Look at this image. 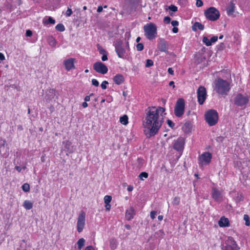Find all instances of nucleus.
<instances>
[{
    "instance_id": "nucleus-1",
    "label": "nucleus",
    "mask_w": 250,
    "mask_h": 250,
    "mask_svg": "<svg viewBox=\"0 0 250 250\" xmlns=\"http://www.w3.org/2000/svg\"><path fill=\"white\" fill-rule=\"evenodd\" d=\"M144 123V132L147 138L155 135L164 122L165 109L162 107H149Z\"/></svg>"
},
{
    "instance_id": "nucleus-2",
    "label": "nucleus",
    "mask_w": 250,
    "mask_h": 250,
    "mask_svg": "<svg viewBox=\"0 0 250 250\" xmlns=\"http://www.w3.org/2000/svg\"><path fill=\"white\" fill-rule=\"evenodd\" d=\"M215 90L219 94L226 95L230 89L228 82L222 79H218L215 83Z\"/></svg>"
},
{
    "instance_id": "nucleus-3",
    "label": "nucleus",
    "mask_w": 250,
    "mask_h": 250,
    "mask_svg": "<svg viewBox=\"0 0 250 250\" xmlns=\"http://www.w3.org/2000/svg\"><path fill=\"white\" fill-rule=\"evenodd\" d=\"M115 51L119 57L125 58L127 56V50L129 49V43L126 42L125 45L120 41H117L115 43Z\"/></svg>"
},
{
    "instance_id": "nucleus-4",
    "label": "nucleus",
    "mask_w": 250,
    "mask_h": 250,
    "mask_svg": "<svg viewBox=\"0 0 250 250\" xmlns=\"http://www.w3.org/2000/svg\"><path fill=\"white\" fill-rule=\"evenodd\" d=\"M144 30L145 34L148 40H152L156 37L157 27L155 24L153 23L146 24L144 26Z\"/></svg>"
},
{
    "instance_id": "nucleus-5",
    "label": "nucleus",
    "mask_w": 250,
    "mask_h": 250,
    "mask_svg": "<svg viewBox=\"0 0 250 250\" xmlns=\"http://www.w3.org/2000/svg\"><path fill=\"white\" fill-rule=\"evenodd\" d=\"M205 119L209 126L214 125L218 120V113L214 110H209L205 114Z\"/></svg>"
},
{
    "instance_id": "nucleus-6",
    "label": "nucleus",
    "mask_w": 250,
    "mask_h": 250,
    "mask_svg": "<svg viewBox=\"0 0 250 250\" xmlns=\"http://www.w3.org/2000/svg\"><path fill=\"white\" fill-rule=\"evenodd\" d=\"M222 250H239V247L233 238L229 237L225 243L222 245Z\"/></svg>"
},
{
    "instance_id": "nucleus-7",
    "label": "nucleus",
    "mask_w": 250,
    "mask_h": 250,
    "mask_svg": "<svg viewBox=\"0 0 250 250\" xmlns=\"http://www.w3.org/2000/svg\"><path fill=\"white\" fill-rule=\"evenodd\" d=\"M206 18L211 21H216L220 17L219 11L215 8L211 7L205 12Z\"/></svg>"
},
{
    "instance_id": "nucleus-8",
    "label": "nucleus",
    "mask_w": 250,
    "mask_h": 250,
    "mask_svg": "<svg viewBox=\"0 0 250 250\" xmlns=\"http://www.w3.org/2000/svg\"><path fill=\"white\" fill-rule=\"evenodd\" d=\"M185 105V101L183 99L180 98L177 101L174 108V113L176 116L180 117L183 115Z\"/></svg>"
},
{
    "instance_id": "nucleus-9",
    "label": "nucleus",
    "mask_w": 250,
    "mask_h": 250,
    "mask_svg": "<svg viewBox=\"0 0 250 250\" xmlns=\"http://www.w3.org/2000/svg\"><path fill=\"white\" fill-rule=\"evenodd\" d=\"M249 101V98L247 95H243L241 93L238 94L234 99L235 104L238 106H243L248 104Z\"/></svg>"
},
{
    "instance_id": "nucleus-10",
    "label": "nucleus",
    "mask_w": 250,
    "mask_h": 250,
    "mask_svg": "<svg viewBox=\"0 0 250 250\" xmlns=\"http://www.w3.org/2000/svg\"><path fill=\"white\" fill-rule=\"evenodd\" d=\"M85 217V212L83 211H82L79 215L78 221H77V231L79 232H82L84 227Z\"/></svg>"
},
{
    "instance_id": "nucleus-11",
    "label": "nucleus",
    "mask_w": 250,
    "mask_h": 250,
    "mask_svg": "<svg viewBox=\"0 0 250 250\" xmlns=\"http://www.w3.org/2000/svg\"><path fill=\"white\" fill-rule=\"evenodd\" d=\"M198 101L200 104H203L207 97V92L206 88L200 86L197 90Z\"/></svg>"
},
{
    "instance_id": "nucleus-12",
    "label": "nucleus",
    "mask_w": 250,
    "mask_h": 250,
    "mask_svg": "<svg viewBox=\"0 0 250 250\" xmlns=\"http://www.w3.org/2000/svg\"><path fill=\"white\" fill-rule=\"evenodd\" d=\"M93 68L97 72L102 74H105L108 71L107 66L100 62H95L93 64Z\"/></svg>"
},
{
    "instance_id": "nucleus-13",
    "label": "nucleus",
    "mask_w": 250,
    "mask_h": 250,
    "mask_svg": "<svg viewBox=\"0 0 250 250\" xmlns=\"http://www.w3.org/2000/svg\"><path fill=\"white\" fill-rule=\"evenodd\" d=\"M184 143L185 141L184 138L180 137L174 141L173 148L178 151H182L184 148Z\"/></svg>"
},
{
    "instance_id": "nucleus-14",
    "label": "nucleus",
    "mask_w": 250,
    "mask_h": 250,
    "mask_svg": "<svg viewBox=\"0 0 250 250\" xmlns=\"http://www.w3.org/2000/svg\"><path fill=\"white\" fill-rule=\"evenodd\" d=\"M211 157V153L205 152L200 156L199 160L202 164H207L210 162Z\"/></svg>"
},
{
    "instance_id": "nucleus-15",
    "label": "nucleus",
    "mask_w": 250,
    "mask_h": 250,
    "mask_svg": "<svg viewBox=\"0 0 250 250\" xmlns=\"http://www.w3.org/2000/svg\"><path fill=\"white\" fill-rule=\"evenodd\" d=\"M236 0H230L229 5L227 8V13L229 16L233 15L235 11Z\"/></svg>"
},
{
    "instance_id": "nucleus-16",
    "label": "nucleus",
    "mask_w": 250,
    "mask_h": 250,
    "mask_svg": "<svg viewBox=\"0 0 250 250\" xmlns=\"http://www.w3.org/2000/svg\"><path fill=\"white\" fill-rule=\"evenodd\" d=\"M212 197L213 199L216 201H220L223 197V195L220 191H219L216 188H213L212 191Z\"/></svg>"
},
{
    "instance_id": "nucleus-17",
    "label": "nucleus",
    "mask_w": 250,
    "mask_h": 250,
    "mask_svg": "<svg viewBox=\"0 0 250 250\" xmlns=\"http://www.w3.org/2000/svg\"><path fill=\"white\" fill-rule=\"evenodd\" d=\"M74 60H75L73 58H69L63 62V64L67 70H70L74 68Z\"/></svg>"
},
{
    "instance_id": "nucleus-18",
    "label": "nucleus",
    "mask_w": 250,
    "mask_h": 250,
    "mask_svg": "<svg viewBox=\"0 0 250 250\" xmlns=\"http://www.w3.org/2000/svg\"><path fill=\"white\" fill-rule=\"evenodd\" d=\"M158 48L160 51L168 53V44L164 40H162L158 45Z\"/></svg>"
},
{
    "instance_id": "nucleus-19",
    "label": "nucleus",
    "mask_w": 250,
    "mask_h": 250,
    "mask_svg": "<svg viewBox=\"0 0 250 250\" xmlns=\"http://www.w3.org/2000/svg\"><path fill=\"white\" fill-rule=\"evenodd\" d=\"M218 225L220 227H226L229 226V220L224 216L222 217L218 221Z\"/></svg>"
},
{
    "instance_id": "nucleus-20",
    "label": "nucleus",
    "mask_w": 250,
    "mask_h": 250,
    "mask_svg": "<svg viewBox=\"0 0 250 250\" xmlns=\"http://www.w3.org/2000/svg\"><path fill=\"white\" fill-rule=\"evenodd\" d=\"M113 80L116 84L119 85L124 82V77L121 74H118L114 77Z\"/></svg>"
},
{
    "instance_id": "nucleus-21",
    "label": "nucleus",
    "mask_w": 250,
    "mask_h": 250,
    "mask_svg": "<svg viewBox=\"0 0 250 250\" xmlns=\"http://www.w3.org/2000/svg\"><path fill=\"white\" fill-rule=\"evenodd\" d=\"M134 210L133 208L127 210L125 213V217L128 220H131L133 217Z\"/></svg>"
},
{
    "instance_id": "nucleus-22",
    "label": "nucleus",
    "mask_w": 250,
    "mask_h": 250,
    "mask_svg": "<svg viewBox=\"0 0 250 250\" xmlns=\"http://www.w3.org/2000/svg\"><path fill=\"white\" fill-rule=\"evenodd\" d=\"M204 28V25L199 22H195L192 26V30L194 31H196L197 29L203 30Z\"/></svg>"
},
{
    "instance_id": "nucleus-23",
    "label": "nucleus",
    "mask_w": 250,
    "mask_h": 250,
    "mask_svg": "<svg viewBox=\"0 0 250 250\" xmlns=\"http://www.w3.org/2000/svg\"><path fill=\"white\" fill-rule=\"evenodd\" d=\"M23 206L25 209L29 210L32 208L33 203L29 200H25L23 202Z\"/></svg>"
},
{
    "instance_id": "nucleus-24",
    "label": "nucleus",
    "mask_w": 250,
    "mask_h": 250,
    "mask_svg": "<svg viewBox=\"0 0 250 250\" xmlns=\"http://www.w3.org/2000/svg\"><path fill=\"white\" fill-rule=\"evenodd\" d=\"M47 40L50 45L52 46H54L56 45V40L52 36L48 37Z\"/></svg>"
},
{
    "instance_id": "nucleus-25",
    "label": "nucleus",
    "mask_w": 250,
    "mask_h": 250,
    "mask_svg": "<svg viewBox=\"0 0 250 250\" xmlns=\"http://www.w3.org/2000/svg\"><path fill=\"white\" fill-rule=\"evenodd\" d=\"M120 121L121 124L126 125L128 124V117L126 115H124L120 119Z\"/></svg>"
},
{
    "instance_id": "nucleus-26",
    "label": "nucleus",
    "mask_w": 250,
    "mask_h": 250,
    "mask_svg": "<svg viewBox=\"0 0 250 250\" xmlns=\"http://www.w3.org/2000/svg\"><path fill=\"white\" fill-rule=\"evenodd\" d=\"M84 243L85 240L83 238H82L80 239L77 243L78 249L79 250H81L82 248L84 246Z\"/></svg>"
},
{
    "instance_id": "nucleus-27",
    "label": "nucleus",
    "mask_w": 250,
    "mask_h": 250,
    "mask_svg": "<svg viewBox=\"0 0 250 250\" xmlns=\"http://www.w3.org/2000/svg\"><path fill=\"white\" fill-rule=\"evenodd\" d=\"M43 22L45 24L51 23L54 24L55 23V21L52 18L49 17L47 20L43 19Z\"/></svg>"
},
{
    "instance_id": "nucleus-28",
    "label": "nucleus",
    "mask_w": 250,
    "mask_h": 250,
    "mask_svg": "<svg viewBox=\"0 0 250 250\" xmlns=\"http://www.w3.org/2000/svg\"><path fill=\"white\" fill-rule=\"evenodd\" d=\"M56 29L59 31L62 32L64 31L65 28L62 24L59 23L56 26Z\"/></svg>"
},
{
    "instance_id": "nucleus-29",
    "label": "nucleus",
    "mask_w": 250,
    "mask_h": 250,
    "mask_svg": "<svg viewBox=\"0 0 250 250\" xmlns=\"http://www.w3.org/2000/svg\"><path fill=\"white\" fill-rule=\"evenodd\" d=\"M203 42L205 43L207 46H210L211 45V42L207 37H203Z\"/></svg>"
},
{
    "instance_id": "nucleus-30",
    "label": "nucleus",
    "mask_w": 250,
    "mask_h": 250,
    "mask_svg": "<svg viewBox=\"0 0 250 250\" xmlns=\"http://www.w3.org/2000/svg\"><path fill=\"white\" fill-rule=\"evenodd\" d=\"M244 220L245 221V225L249 226L250 225V217L248 215L245 214L244 216Z\"/></svg>"
},
{
    "instance_id": "nucleus-31",
    "label": "nucleus",
    "mask_w": 250,
    "mask_h": 250,
    "mask_svg": "<svg viewBox=\"0 0 250 250\" xmlns=\"http://www.w3.org/2000/svg\"><path fill=\"white\" fill-rule=\"evenodd\" d=\"M148 173L146 172H141L139 176L140 180H144L143 178H147L148 177Z\"/></svg>"
},
{
    "instance_id": "nucleus-32",
    "label": "nucleus",
    "mask_w": 250,
    "mask_h": 250,
    "mask_svg": "<svg viewBox=\"0 0 250 250\" xmlns=\"http://www.w3.org/2000/svg\"><path fill=\"white\" fill-rule=\"evenodd\" d=\"M22 189L25 192H28L30 189V186L28 184L25 183L22 186Z\"/></svg>"
},
{
    "instance_id": "nucleus-33",
    "label": "nucleus",
    "mask_w": 250,
    "mask_h": 250,
    "mask_svg": "<svg viewBox=\"0 0 250 250\" xmlns=\"http://www.w3.org/2000/svg\"><path fill=\"white\" fill-rule=\"evenodd\" d=\"M180 198L179 197H175L173 201H172V204L173 206H177L180 203Z\"/></svg>"
},
{
    "instance_id": "nucleus-34",
    "label": "nucleus",
    "mask_w": 250,
    "mask_h": 250,
    "mask_svg": "<svg viewBox=\"0 0 250 250\" xmlns=\"http://www.w3.org/2000/svg\"><path fill=\"white\" fill-rule=\"evenodd\" d=\"M112 199L111 196L109 195H105L104 197V202L105 204H107V203H109Z\"/></svg>"
},
{
    "instance_id": "nucleus-35",
    "label": "nucleus",
    "mask_w": 250,
    "mask_h": 250,
    "mask_svg": "<svg viewBox=\"0 0 250 250\" xmlns=\"http://www.w3.org/2000/svg\"><path fill=\"white\" fill-rule=\"evenodd\" d=\"M153 65V62L151 60L147 59L145 64L146 67H149Z\"/></svg>"
},
{
    "instance_id": "nucleus-36",
    "label": "nucleus",
    "mask_w": 250,
    "mask_h": 250,
    "mask_svg": "<svg viewBox=\"0 0 250 250\" xmlns=\"http://www.w3.org/2000/svg\"><path fill=\"white\" fill-rule=\"evenodd\" d=\"M98 49L101 54L103 55L107 54L106 51L104 49L102 48L99 45H98Z\"/></svg>"
},
{
    "instance_id": "nucleus-37",
    "label": "nucleus",
    "mask_w": 250,
    "mask_h": 250,
    "mask_svg": "<svg viewBox=\"0 0 250 250\" xmlns=\"http://www.w3.org/2000/svg\"><path fill=\"white\" fill-rule=\"evenodd\" d=\"M136 48L138 51H142L144 49V45L142 43H139L136 45Z\"/></svg>"
},
{
    "instance_id": "nucleus-38",
    "label": "nucleus",
    "mask_w": 250,
    "mask_h": 250,
    "mask_svg": "<svg viewBox=\"0 0 250 250\" xmlns=\"http://www.w3.org/2000/svg\"><path fill=\"white\" fill-rule=\"evenodd\" d=\"M108 83V82H107L106 81H104V82H103V83H102V84L101 85L102 88L103 89H106V84H107Z\"/></svg>"
},
{
    "instance_id": "nucleus-39",
    "label": "nucleus",
    "mask_w": 250,
    "mask_h": 250,
    "mask_svg": "<svg viewBox=\"0 0 250 250\" xmlns=\"http://www.w3.org/2000/svg\"><path fill=\"white\" fill-rule=\"evenodd\" d=\"M169 9L173 12H176L177 11V7L173 5H171L169 7Z\"/></svg>"
},
{
    "instance_id": "nucleus-40",
    "label": "nucleus",
    "mask_w": 250,
    "mask_h": 250,
    "mask_svg": "<svg viewBox=\"0 0 250 250\" xmlns=\"http://www.w3.org/2000/svg\"><path fill=\"white\" fill-rule=\"evenodd\" d=\"M92 83L93 85L95 86H98L99 84L98 81L95 79L92 80Z\"/></svg>"
},
{
    "instance_id": "nucleus-41",
    "label": "nucleus",
    "mask_w": 250,
    "mask_h": 250,
    "mask_svg": "<svg viewBox=\"0 0 250 250\" xmlns=\"http://www.w3.org/2000/svg\"><path fill=\"white\" fill-rule=\"evenodd\" d=\"M203 5V2L201 0H197L196 5L197 7H201Z\"/></svg>"
},
{
    "instance_id": "nucleus-42",
    "label": "nucleus",
    "mask_w": 250,
    "mask_h": 250,
    "mask_svg": "<svg viewBox=\"0 0 250 250\" xmlns=\"http://www.w3.org/2000/svg\"><path fill=\"white\" fill-rule=\"evenodd\" d=\"M72 13V11L70 8H68L66 13L65 15L66 16L69 17L71 15Z\"/></svg>"
},
{
    "instance_id": "nucleus-43",
    "label": "nucleus",
    "mask_w": 250,
    "mask_h": 250,
    "mask_svg": "<svg viewBox=\"0 0 250 250\" xmlns=\"http://www.w3.org/2000/svg\"><path fill=\"white\" fill-rule=\"evenodd\" d=\"M164 21V22H165L166 23H167V24H168V23H170V22L171 19H170V17H165Z\"/></svg>"
},
{
    "instance_id": "nucleus-44",
    "label": "nucleus",
    "mask_w": 250,
    "mask_h": 250,
    "mask_svg": "<svg viewBox=\"0 0 250 250\" xmlns=\"http://www.w3.org/2000/svg\"><path fill=\"white\" fill-rule=\"evenodd\" d=\"M167 123L168 125L171 128L173 127L175 125V124L170 120H167Z\"/></svg>"
},
{
    "instance_id": "nucleus-45",
    "label": "nucleus",
    "mask_w": 250,
    "mask_h": 250,
    "mask_svg": "<svg viewBox=\"0 0 250 250\" xmlns=\"http://www.w3.org/2000/svg\"><path fill=\"white\" fill-rule=\"evenodd\" d=\"M157 212L155 211H152L150 212V217L154 219L155 218V215H156Z\"/></svg>"
},
{
    "instance_id": "nucleus-46",
    "label": "nucleus",
    "mask_w": 250,
    "mask_h": 250,
    "mask_svg": "<svg viewBox=\"0 0 250 250\" xmlns=\"http://www.w3.org/2000/svg\"><path fill=\"white\" fill-rule=\"evenodd\" d=\"M218 40V37L217 36H213L210 39V42H211V43L212 42H216Z\"/></svg>"
},
{
    "instance_id": "nucleus-47",
    "label": "nucleus",
    "mask_w": 250,
    "mask_h": 250,
    "mask_svg": "<svg viewBox=\"0 0 250 250\" xmlns=\"http://www.w3.org/2000/svg\"><path fill=\"white\" fill-rule=\"evenodd\" d=\"M32 32L31 30H27L26 31L25 35L26 37H30L32 36Z\"/></svg>"
},
{
    "instance_id": "nucleus-48",
    "label": "nucleus",
    "mask_w": 250,
    "mask_h": 250,
    "mask_svg": "<svg viewBox=\"0 0 250 250\" xmlns=\"http://www.w3.org/2000/svg\"><path fill=\"white\" fill-rule=\"evenodd\" d=\"M171 24L173 26L175 27L178 25L179 22L177 21H171Z\"/></svg>"
},
{
    "instance_id": "nucleus-49",
    "label": "nucleus",
    "mask_w": 250,
    "mask_h": 250,
    "mask_svg": "<svg viewBox=\"0 0 250 250\" xmlns=\"http://www.w3.org/2000/svg\"><path fill=\"white\" fill-rule=\"evenodd\" d=\"M93 94H91L90 96H86L84 98L85 102H88L90 100V96H93Z\"/></svg>"
},
{
    "instance_id": "nucleus-50",
    "label": "nucleus",
    "mask_w": 250,
    "mask_h": 250,
    "mask_svg": "<svg viewBox=\"0 0 250 250\" xmlns=\"http://www.w3.org/2000/svg\"><path fill=\"white\" fill-rule=\"evenodd\" d=\"M107 54H105V55H103V56L102 57V60L103 61H105L106 60H107Z\"/></svg>"
},
{
    "instance_id": "nucleus-51",
    "label": "nucleus",
    "mask_w": 250,
    "mask_h": 250,
    "mask_svg": "<svg viewBox=\"0 0 250 250\" xmlns=\"http://www.w3.org/2000/svg\"><path fill=\"white\" fill-rule=\"evenodd\" d=\"M168 72L169 74L173 75H174V71L172 68H169L168 69Z\"/></svg>"
},
{
    "instance_id": "nucleus-52",
    "label": "nucleus",
    "mask_w": 250,
    "mask_h": 250,
    "mask_svg": "<svg viewBox=\"0 0 250 250\" xmlns=\"http://www.w3.org/2000/svg\"><path fill=\"white\" fill-rule=\"evenodd\" d=\"M111 206L109 203H107V204H105V208L106 210H109Z\"/></svg>"
},
{
    "instance_id": "nucleus-53",
    "label": "nucleus",
    "mask_w": 250,
    "mask_h": 250,
    "mask_svg": "<svg viewBox=\"0 0 250 250\" xmlns=\"http://www.w3.org/2000/svg\"><path fill=\"white\" fill-rule=\"evenodd\" d=\"M5 60V57L2 53H0V60L3 61Z\"/></svg>"
},
{
    "instance_id": "nucleus-54",
    "label": "nucleus",
    "mask_w": 250,
    "mask_h": 250,
    "mask_svg": "<svg viewBox=\"0 0 250 250\" xmlns=\"http://www.w3.org/2000/svg\"><path fill=\"white\" fill-rule=\"evenodd\" d=\"M103 9V7L102 6H99L97 9V12L99 13H100V12H102Z\"/></svg>"
},
{
    "instance_id": "nucleus-55",
    "label": "nucleus",
    "mask_w": 250,
    "mask_h": 250,
    "mask_svg": "<svg viewBox=\"0 0 250 250\" xmlns=\"http://www.w3.org/2000/svg\"><path fill=\"white\" fill-rule=\"evenodd\" d=\"M84 250H94V249L91 246H89L86 247Z\"/></svg>"
},
{
    "instance_id": "nucleus-56",
    "label": "nucleus",
    "mask_w": 250,
    "mask_h": 250,
    "mask_svg": "<svg viewBox=\"0 0 250 250\" xmlns=\"http://www.w3.org/2000/svg\"><path fill=\"white\" fill-rule=\"evenodd\" d=\"M172 31L173 33H176L178 31V28L177 27H174L172 29Z\"/></svg>"
},
{
    "instance_id": "nucleus-57",
    "label": "nucleus",
    "mask_w": 250,
    "mask_h": 250,
    "mask_svg": "<svg viewBox=\"0 0 250 250\" xmlns=\"http://www.w3.org/2000/svg\"><path fill=\"white\" fill-rule=\"evenodd\" d=\"M15 169L18 171V172H21V169H22V168L21 167H20L19 166H16L15 167Z\"/></svg>"
},
{
    "instance_id": "nucleus-58",
    "label": "nucleus",
    "mask_w": 250,
    "mask_h": 250,
    "mask_svg": "<svg viewBox=\"0 0 250 250\" xmlns=\"http://www.w3.org/2000/svg\"><path fill=\"white\" fill-rule=\"evenodd\" d=\"M133 189V186H129L128 187H127V190L128 191H132Z\"/></svg>"
},
{
    "instance_id": "nucleus-59",
    "label": "nucleus",
    "mask_w": 250,
    "mask_h": 250,
    "mask_svg": "<svg viewBox=\"0 0 250 250\" xmlns=\"http://www.w3.org/2000/svg\"><path fill=\"white\" fill-rule=\"evenodd\" d=\"M169 85L170 86H173V88H174L175 87V85H174V82L173 81H170L169 83Z\"/></svg>"
},
{
    "instance_id": "nucleus-60",
    "label": "nucleus",
    "mask_w": 250,
    "mask_h": 250,
    "mask_svg": "<svg viewBox=\"0 0 250 250\" xmlns=\"http://www.w3.org/2000/svg\"><path fill=\"white\" fill-rule=\"evenodd\" d=\"M83 106L84 107V108H85L87 106H88V104H87V103L86 102H83V104H82Z\"/></svg>"
},
{
    "instance_id": "nucleus-61",
    "label": "nucleus",
    "mask_w": 250,
    "mask_h": 250,
    "mask_svg": "<svg viewBox=\"0 0 250 250\" xmlns=\"http://www.w3.org/2000/svg\"><path fill=\"white\" fill-rule=\"evenodd\" d=\"M70 143L68 142H67L66 143V145H65V148H67V149H69V146H70Z\"/></svg>"
},
{
    "instance_id": "nucleus-62",
    "label": "nucleus",
    "mask_w": 250,
    "mask_h": 250,
    "mask_svg": "<svg viewBox=\"0 0 250 250\" xmlns=\"http://www.w3.org/2000/svg\"><path fill=\"white\" fill-rule=\"evenodd\" d=\"M158 219L160 220V221H161L163 220V216L162 215H159L158 217Z\"/></svg>"
},
{
    "instance_id": "nucleus-63",
    "label": "nucleus",
    "mask_w": 250,
    "mask_h": 250,
    "mask_svg": "<svg viewBox=\"0 0 250 250\" xmlns=\"http://www.w3.org/2000/svg\"><path fill=\"white\" fill-rule=\"evenodd\" d=\"M141 40V38L138 37L136 39V42H139Z\"/></svg>"
},
{
    "instance_id": "nucleus-64",
    "label": "nucleus",
    "mask_w": 250,
    "mask_h": 250,
    "mask_svg": "<svg viewBox=\"0 0 250 250\" xmlns=\"http://www.w3.org/2000/svg\"><path fill=\"white\" fill-rule=\"evenodd\" d=\"M223 35H221V36H220V37H219V39H223Z\"/></svg>"
}]
</instances>
